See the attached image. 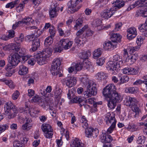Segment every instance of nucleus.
<instances>
[{"label":"nucleus","instance_id":"1","mask_svg":"<svg viewBox=\"0 0 147 147\" xmlns=\"http://www.w3.org/2000/svg\"><path fill=\"white\" fill-rule=\"evenodd\" d=\"M117 88L114 84H110L103 89L102 94L106 99L109 101L108 106L113 109L116 106V103L120 99L121 96L116 91Z\"/></svg>","mask_w":147,"mask_h":147},{"label":"nucleus","instance_id":"2","mask_svg":"<svg viewBox=\"0 0 147 147\" xmlns=\"http://www.w3.org/2000/svg\"><path fill=\"white\" fill-rule=\"evenodd\" d=\"M8 59V63L6 65L5 69L7 72L5 75L7 77L11 76L15 72L14 70L12 68L13 67L17 65L20 61V58L18 54L15 53L11 54Z\"/></svg>","mask_w":147,"mask_h":147},{"label":"nucleus","instance_id":"3","mask_svg":"<svg viewBox=\"0 0 147 147\" xmlns=\"http://www.w3.org/2000/svg\"><path fill=\"white\" fill-rule=\"evenodd\" d=\"M82 81L86 86H87V89L84 93V97L88 98L92 96L95 95L97 93L96 84L93 81L90 80L87 77L82 78Z\"/></svg>","mask_w":147,"mask_h":147},{"label":"nucleus","instance_id":"4","mask_svg":"<svg viewBox=\"0 0 147 147\" xmlns=\"http://www.w3.org/2000/svg\"><path fill=\"white\" fill-rule=\"evenodd\" d=\"M4 109L5 112L8 114V118L9 119L15 117L18 113L17 107L11 101H9L5 104Z\"/></svg>","mask_w":147,"mask_h":147},{"label":"nucleus","instance_id":"5","mask_svg":"<svg viewBox=\"0 0 147 147\" xmlns=\"http://www.w3.org/2000/svg\"><path fill=\"white\" fill-rule=\"evenodd\" d=\"M61 62L59 58L55 59L53 61L50 69L51 73L55 76L61 77L63 76L62 73L59 71L60 66Z\"/></svg>","mask_w":147,"mask_h":147},{"label":"nucleus","instance_id":"6","mask_svg":"<svg viewBox=\"0 0 147 147\" xmlns=\"http://www.w3.org/2000/svg\"><path fill=\"white\" fill-rule=\"evenodd\" d=\"M82 123V127L85 129V134L86 136L88 138H91V134L93 128L91 127H88L87 121L85 116H83L80 120Z\"/></svg>","mask_w":147,"mask_h":147},{"label":"nucleus","instance_id":"7","mask_svg":"<svg viewBox=\"0 0 147 147\" xmlns=\"http://www.w3.org/2000/svg\"><path fill=\"white\" fill-rule=\"evenodd\" d=\"M82 0H71L67 4L68 9H70L71 13H73L77 11L80 9L81 7L78 6L76 7L77 5L82 1Z\"/></svg>","mask_w":147,"mask_h":147},{"label":"nucleus","instance_id":"8","mask_svg":"<svg viewBox=\"0 0 147 147\" xmlns=\"http://www.w3.org/2000/svg\"><path fill=\"white\" fill-rule=\"evenodd\" d=\"M67 43V39H62L61 40L57 45H55V51L61 52L63 49L66 50V44Z\"/></svg>","mask_w":147,"mask_h":147},{"label":"nucleus","instance_id":"9","mask_svg":"<svg viewBox=\"0 0 147 147\" xmlns=\"http://www.w3.org/2000/svg\"><path fill=\"white\" fill-rule=\"evenodd\" d=\"M105 131H102V135L100 138V141L104 144H111L113 140V138L110 135L107 134Z\"/></svg>","mask_w":147,"mask_h":147},{"label":"nucleus","instance_id":"10","mask_svg":"<svg viewBox=\"0 0 147 147\" xmlns=\"http://www.w3.org/2000/svg\"><path fill=\"white\" fill-rule=\"evenodd\" d=\"M105 120L108 125L111 124L116 125L117 122L115 117L112 116L110 113H108L106 114Z\"/></svg>","mask_w":147,"mask_h":147},{"label":"nucleus","instance_id":"11","mask_svg":"<svg viewBox=\"0 0 147 147\" xmlns=\"http://www.w3.org/2000/svg\"><path fill=\"white\" fill-rule=\"evenodd\" d=\"M31 19L32 18H24L23 19L22 21H19L13 24L12 26V29L13 30H15L16 28L20 25L22 24H25L27 25H28L32 23L31 21Z\"/></svg>","mask_w":147,"mask_h":147},{"label":"nucleus","instance_id":"12","mask_svg":"<svg viewBox=\"0 0 147 147\" xmlns=\"http://www.w3.org/2000/svg\"><path fill=\"white\" fill-rule=\"evenodd\" d=\"M127 37L129 40L135 38L137 35V32L135 28L131 27L128 28L127 30Z\"/></svg>","mask_w":147,"mask_h":147},{"label":"nucleus","instance_id":"13","mask_svg":"<svg viewBox=\"0 0 147 147\" xmlns=\"http://www.w3.org/2000/svg\"><path fill=\"white\" fill-rule=\"evenodd\" d=\"M64 82L66 85L70 88L76 85L77 80L76 78L74 77H68L65 79Z\"/></svg>","mask_w":147,"mask_h":147},{"label":"nucleus","instance_id":"14","mask_svg":"<svg viewBox=\"0 0 147 147\" xmlns=\"http://www.w3.org/2000/svg\"><path fill=\"white\" fill-rule=\"evenodd\" d=\"M124 101L125 104L129 106H134L137 103V100L135 98L129 96H126Z\"/></svg>","mask_w":147,"mask_h":147},{"label":"nucleus","instance_id":"15","mask_svg":"<svg viewBox=\"0 0 147 147\" xmlns=\"http://www.w3.org/2000/svg\"><path fill=\"white\" fill-rule=\"evenodd\" d=\"M36 61L38 64L42 65L45 63V61H46V57H44V55L40 52L36 54L35 56Z\"/></svg>","mask_w":147,"mask_h":147},{"label":"nucleus","instance_id":"16","mask_svg":"<svg viewBox=\"0 0 147 147\" xmlns=\"http://www.w3.org/2000/svg\"><path fill=\"white\" fill-rule=\"evenodd\" d=\"M120 67L119 65H117L113 61H109L107 64L106 67L107 70L112 72L115 70H118ZM112 73L113 72H112Z\"/></svg>","mask_w":147,"mask_h":147},{"label":"nucleus","instance_id":"17","mask_svg":"<svg viewBox=\"0 0 147 147\" xmlns=\"http://www.w3.org/2000/svg\"><path fill=\"white\" fill-rule=\"evenodd\" d=\"M117 44L111 42L110 41H106L103 44V48L105 50H111L113 49L116 48L117 47Z\"/></svg>","mask_w":147,"mask_h":147},{"label":"nucleus","instance_id":"18","mask_svg":"<svg viewBox=\"0 0 147 147\" xmlns=\"http://www.w3.org/2000/svg\"><path fill=\"white\" fill-rule=\"evenodd\" d=\"M115 11L112 10V8L109 9L104 10L101 13V17L105 19H108L110 18L114 13Z\"/></svg>","mask_w":147,"mask_h":147},{"label":"nucleus","instance_id":"19","mask_svg":"<svg viewBox=\"0 0 147 147\" xmlns=\"http://www.w3.org/2000/svg\"><path fill=\"white\" fill-rule=\"evenodd\" d=\"M113 5L112 10L116 11L123 7L125 4V2L122 0H117L113 2L112 3Z\"/></svg>","mask_w":147,"mask_h":147},{"label":"nucleus","instance_id":"20","mask_svg":"<svg viewBox=\"0 0 147 147\" xmlns=\"http://www.w3.org/2000/svg\"><path fill=\"white\" fill-rule=\"evenodd\" d=\"M54 7L51 6V9L49 11L50 17V18H53L57 16L58 15L57 12L58 11L60 8L55 5H53Z\"/></svg>","mask_w":147,"mask_h":147},{"label":"nucleus","instance_id":"21","mask_svg":"<svg viewBox=\"0 0 147 147\" xmlns=\"http://www.w3.org/2000/svg\"><path fill=\"white\" fill-rule=\"evenodd\" d=\"M123 70L124 74L128 75H135L138 73L137 69L131 67H125L123 69Z\"/></svg>","mask_w":147,"mask_h":147},{"label":"nucleus","instance_id":"22","mask_svg":"<svg viewBox=\"0 0 147 147\" xmlns=\"http://www.w3.org/2000/svg\"><path fill=\"white\" fill-rule=\"evenodd\" d=\"M15 50V53L18 54L21 58V57L26 55V50L24 48H20L19 47L18 44L16 45V48Z\"/></svg>","mask_w":147,"mask_h":147},{"label":"nucleus","instance_id":"23","mask_svg":"<svg viewBox=\"0 0 147 147\" xmlns=\"http://www.w3.org/2000/svg\"><path fill=\"white\" fill-rule=\"evenodd\" d=\"M40 46V41L39 38H35L33 40L32 47L30 49L31 51L34 52Z\"/></svg>","mask_w":147,"mask_h":147},{"label":"nucleus","instance_id":"24","mask_svg":"<svg viewBox=\"0 0 147 147\" xmlns=\"http://www.w3.org/2000/svg\"><path fill=\"white\" fill-rule=\"evenodd\" d=\"M111 39L112 42L116 43L121 41V36L118 33H112L110 35Z\"/></svg>","mask_w":147,"mask_h":147},{"label":"nucleus","instance_id":"25","mask_svg":"<svg viewBox=\"0 0 147 147\" xmlns=\"http://www.w3.org/2000/svg\"><path fill=\"white\" fill-rule=\"evenodd\" d=\"M71 147H85L84 145L80 140L76 138L71 144Z\"/></svg>","mask_w":147,"mask_h":147},{"label":"nucleus","instance_id":"26","mask_svg":"<svg viewBox=\"0 0 147 147\" xmlns=\"http://www.w3.org/2000/svg\"><path fill=\"white\" fill-rule=\"evenodd\" d=\"M9 34L7 36L3 35L1 39L4 40H7L9 39L13 38L15 36V32L13 30H10L8 31Z\"/></svg>","mask_w":147,"mask_h":147},{"label":"nucleus","instance_id":"27","mask_svg":"<svg viewBox=\"0 0 147 147\" xmlns=\"http://www.w3.org/2000/svg\"><path fill=\"white\" fill-rule=\"evenodd\" d=\"M41 129L44 133L47 132H53V129L51 126L48 124H43L41 126Z\"/></svg>","mask_w":147,"mask_h":147},{"label":"nucleus","instance_id":"28","mask_svg":"<svg viewBox=\"0 0 147 147\" xmlns=\"http://www.w3.org/2000/svg\"><path fill=\"white\" fill-rule=\"evenodd\" d=\"M91 52L89 51H84L79 53V56L81 59H82L84 61L88 59V57L90 56Z\"/></svg>","mask_w":147,"mask_h":147},{"label":"nucleus","instance_id":"29","mask_svg":"<svg viewBox=\"0 0 147 147\" xmlns=\"http://www.w3.org/2000/svg\"><path fill=\"white\" fill-rule=\"evenodd\" d=\"M28 72V69L24 65H21L19 66L18 73L20 75H25Z\"/></svg>","mask_w":147,"mask_h":147},{"label":"nucleus","instance_id":"30","mask_svg":"<svg viewBox=\"0 0 147 147\" xmlns=\"http://www.w3.org/2000/svg\"><path fill=\"white\" fill-rule=\"evenodd\" d=\"M118 77H119L120 80L118 84L120 85L128 82L129 80V77L127 76H123L119 74L118 75Z\"/></svg>","mask_w":147,"mask_h":147},{"label":"nucleus","instance_id":"31","mask_svg":"<svg viewBox=\"0 0 147 147\" xmlns=\"http://www.w3.org/2000/svg\"><path fill=\"white\" fill-rule=\"evenodd\" d=\"M113 61L117 65H119L120 67V65L123 63V61L120 56L118 55H116L113 57Z\"/></svg>","mask_w":147,"mask_h":147},{"label":"nucleus","instance_id":"32","mask_svg":"<svg viewBox=\"0 0 147 147\" xmlns=\"http://www.w3.org/2000/svg\"><path fill=\"white\" fill-rule=\"evenodd\" d=\"M102 52V49L100 48H99L94 51L93 53V57L94 59H97L100 57Z\"/></svg>","mask_w":147,"mask_h":147},{"label":"nucleus","instance_id":"33","mask_svg":"<svg viewBox=\"0 0 147 147\" xmlns=\"http://www.w3.org/2000/svg\"><path fill=\"white\" fill-rule=\"evenodd\" d=\"M17 45V43H11L3 47V49L5 50H8L10 51L13 50L15 51Z\"/></svg>","mask_w":147,"mask_h":147},{"label":"nucleus","instance_id":"34","mask_svg":"<svg viewBox=\"0 0 147 147\" xmlns=\"http://www.w3.org/2000/svg\"><path fill=\"white\" fill-rule=\"evenodd\" d=\"M52 51V49L47 47L45 50H43L40 52L44 55V57L47 58L51 56Z\"/></svg>","mask_w":147,"mask_h":147},{"label":"nucleus","instance_id":"35","mask_svg":"<svg viewBox=\"0 0 147 147\" xmlns=\"http://www.w3.org/2000/svg\"><path fill=\"white\" fill-rule=\"evenodd\" d=\"M137 6L139 5V7L147 8V0H138L135 2Z\"/></svg>","mask_w":147,"mask_h":147},{"label":"nucleus","instance_id":"36","mask_svg":"<svg viewBox=\"0 0 147 147\" xmlns=\"http://www.w3.org/2000/svg\"><path fill=\"white\" fill-rule=\"evenodd\" d=\"M83 20L82 18H79L76 20V24L74 26V28L75 30L79 29L82 26Z\"/></svg>","mask_w":147,"mask_h":147},{"label":"nucleus","instance_id":"37","mask_svg":"<svg viewBox=\"0 0 147 147\" xmlns=\"http://www.w3.org/2000/svg\"><path fill=\"white\" fill-rule=\"evenodd\" d=\"M96 77L98 80H102L107 78V74L103 72H99L96 75Z\"/></svg>","mask_w":147,"mask_h":147},{"label":"nucleus","instance_id":"38","mask_svg":"<svg viewBox=\"0 0 147 147\" xmlns=\"http://www.w3.org/2000/svg\"><path fill=\"white\" fill-rule=\"evenodd\" d=\"M83 67L85 69H86L87 70L89 71H93V66L90 63H87L83 61Z\"/></svg>","mask_w":147,"mask_h":147},{"label":"nucleus","instance_id":"39","mask_svg":"<svg viewBox=\"0 0 147 147\" xmlns=\"http://www.w3.org/2000/svg\"><path fill=\"white\" fill-rule=\"evenodd\" d=\"M137 54H134L131 55L130 58L129 57L128 58H127L126 60H127L128 62H130L131 64H132L135 62L136 59H138Z\"/></svg>","mask_w":147,"mask_h":147},{"label":"nucleus","instance_id":"40","mask_svg":"<svg viewBox=\"0 0 147 147\" xmlns=\"http://www.w3.org/2000/svg\"><path fill=\"white\" fill-rule=\"evenodd\" d=\"M19 2L18 0H16L8 3L6 5V7L7 8H10L11 9L13 8L15 6H16Z\"/></svg>","mask_w":147,"mask_h":147},{"label":"nucleus","instance_id":"41","mask_svg":"<svg viewBox=\"0 0 147 147\" xmlns=\"http://www.w3.org/2000/svg\"><path fill=\"white\" fill-rule=\"evenodd\" d=\"M53 37L49 36L46 38L45 41V45L46 47L49 46L53 43Z\"/></svg>","mask_w":147,"mask_h":147},{"label":"nucleus","instance_id":"42","mask_svg":"<svg viewBox=\"0 0 147 147\" xmlns=\"http://www.w3.org/2000/svg\"><path fill=\"white\" fill-rule=\"evenodd\" d=\"M138 29L140 31L144 32L147 31V24L146 23L140 24L138 26Z\"/></svg>","mask_w":147,"mask_h":147},{"label":"nucleus","instance_id":"43","mask_svg":"<svg viewBox=\"0 0 147 147\" xmlns=\"http://www.w3.org/2000/svg\"><path fill=\"white\" fill-rule=\"evenodd\" d=\"M102 22L99 19L95 20L93 22L92 25L93 27H96L100 26Z\"/></svg>","mask_w":147,"mask_h":147},{"label":"nucleus","instance_id":"44","mask_svg":"<svg viewBox=\"0 0 147 147\" xmlns=\"http://www.w3.org/2000/svg\"><path fill=\"white\" fill-rule=\"evenodd\" d=\"M49 32L50 34L49 36L53 38L55 35L56 30L55 27L53 26H52L49 30Z\"/></svg>","mask_w":147,"mask_h":147},{"label":"nucleus","instance_id":"45","mask_svg":"<svg viewBox=\"0 0 147 147\" xmlns=\"http://www.w3.org/2000/svg\"><path fill=\"white\" fill-rule=\"evenodd\" d=\"M39 105L43 108L45 109L46 106L48 105V103L45 100H40L39 102Z\"/></svg>","mask_w":147,"mask_h":147},{"label":"nucleus","instance_id":"46","mask_svg":"<svg viewBox=\"0 0 147 147\" xmlns=\"http://www.w3.org/2000/svg\"><path fill=\"white\" fill-rule=\"evenodd\" d=\"M32 125L30 123H25L22 125V129L25 131H27L30 129Z\"/></svg>","mask_w":147,"mask_h":147},{"label":"nucleus","instance_id":"47","mask_svg":"<svg viewBox=\"0 0 147 147\" xmlns=\"http://www.w3.org/2000/svg\"><path fill=\"white\" fill-rule=\"evenodd\" d=\"M125 91L127 92H129L131 94H135L137 91V89L133 87L128 88L125 90Z\"/></svg>","mask_w":147,"mask_h":147},{"label":"nucleus","instance_id":"48","mask_svg":"<svg viewBox=\"0 0 147 147\" xmlns=\"http://www.w3.org/2000/svg\"><path fill=\"white\" fill-rule=\"evenodd\" d=\"M75 67L76 70L77 71L81 70L82 67H83V62H80L76 64Z\"/></svg>","mask_w":147,"mask_h":147},{"label":"nucleus","instance_id":"49","mask_svg":"<svg viewBox=\"0 0 147 147\" xmlns=\"http://www.w3.org/2000/svg\"><path fill=\"white\" fill-rule=\"evenodd\" d=\"M24 145L23 143L18 140H15L13 142V147H22Z\"/></svg>","mask_w":147,"mask_h":147},{"label":"nucleus","instance_id":"50","mask_svg":"<svg viewBox=\"0 0 147 147\" xmlns=\"http://www.w3.org/2000/svg\"><path fill=\"white\" fill-rule=\"evenodd\" d=\"M99 131L97 129H94L93 128L92 131V134H91V138H96L98 135Z\"/></svg>","mask_w":147,"mask_h":147},{"label":"nucleus","instance_id":"51","mask_svg":"<svg viewBox=\"0 0 147 147\" xmlns=\"http://www.w3.org/2000/svg\"><path fill=\"white\" fill-rule=\"evenodd\" d=\"M9 126L7 124L0 125V134L7 129Z\"/></svg>","mask_w":147,"mask_h":147},{"label":"nucleus","instance_id":"52","mask_svg":"<svg viewBox=\"0 0 147 147\" xmlns=\"http://www.w3.org/2000/svg\"><path fill=\"white\" fill-rule=\"evenodd\" d=\"M116 125L111 124L110 127L107 129L106 133L107 134H109L111 133L115 127Z\"/></svg>","mask_w":147,"mask_h":147},{"label":"nucleus","instance_id":"53","mask_svg":"<svg viewBox=\"0 0 147 147\" xmlns=\"http://www.w3.org/2000/svg\"><path fill=\"white\" fill-rule=\"evenodd\" d=\"M116 125L111 124L110 127L107 129L106 133L107 134H109L111 133L115 127Z\"/></svg>","mask_w":147,"mask_h":147},{"label":"nucleus","instance_id":"54","mask_svg":"<svg viewBox=\"0 0 147 147\" xmlns=\"http://www.w3.org/2000/svg\"><path fill=\"white\" fill-rule=\"evenodd\" d=\"M75 94L74 92L72 90H69L67 94V98L69 99L73 98L74 97Z\"/></svg>","mask_w":147,"mask_h":147},{"label":"nucleus","instance_id":"55","mask_svg":"<svg viewBox=\"0 0 147 147\" xmlns=\"http://www.w3.org/2000/svg\"><path fill=\"white\" fill-rule=\"evenodd\" d=\"M140 13L143 17H147V8H145L144 9H142L140 10Z\"/></svg>","mask_w":147,"mask_h":147},{"label":"nucleus","instance_id":"56","mask_svg":"<svg viewBox=\"0 0 147 147\" xmlns=\"http://www.w3.org/2000/svg\"><path fill=\"white\" fill-rule=\"evenodd\" d=\"M34 35L33 34L30 35L26 36L25 38V40L28 42H30V41L34 40Z\"/></svg>","mask_w":147,"mask_h":147},{"label":"nucleus","instance_id":"57","mask_svg":"<svg viewBox=\"0 0 147 147\" xmlns=\"http://www.w3.org/2000/svg\"><path fill=\"white\" fill-rule=\"evenodd\" d=\"M105 62L104 58H101L96 60V63L99 66L102 65Z\"/></svg>","mask_w":147,"mask_h":147},{"label":"nucleus","instance_id":"58","mask_svg":"<svg viewBox=\"0 0 147 147\" xmlns=\"http://www.w3.org/2000/svg\"><path fill=\"white\" fill-rule=\"evenodd\" d=\"M82 97L74 96L73 98L72 101L74 103H79L80 101H82Z\"/></svg>","mask_w":147,"mask_h":147},{"label":"nucleus","instance_id":"59","mask_svg":"<svg viewBox=\"0 0 147 147\" xmlns=\"http://www.w3.org/2000/svg\"><path fill=\"white\" fill-rule=\"evenodd\" d=\"M20 93L18 90H16L12 94V98L13 100L17 99L19 96Z\"/></svg>","mask_w":147,"mask_h":147},{"label":"nucleus","instance_id":"60","mask_svg":"<svg viewBox=\"0 0 147 147\" xmlns=\"http://www.w3.org/2000/svg\"><path fill=\"white\" fill-rule=\"evenodd\" d=\"M81 39L82 38H80L79 36H77L75 39V42L78 44L81 45L83 44V42L81 40Z\"/></svg>","mask_w":147,"mask_h":147},{"label":"nucleus","instance_id":"61","mask_svg":"<svg viewBox=\"0 0 147 147\" xmlns=\"http://www.w3.org/2000/svg\"><path fill=\"white\" fill-rule=\"evenodd\" d=\"M128 128L130 131H136L137 129L136 126L135 125H132L129 126Z\"/></svg>","mask_w":147,"mask_h":147},{"label":"nucleus","instance_id":"62","mask_svg":"<svg viewBox=\"0 0 147 147\" xmlns=\"http://www.w3.org/2000/svg\"><path fill=\"white\" fill-rule=\"evenodd\" d=\"M40 110L37 108H34L32 109L31 111H29L30 113H34L35 114H38L39 113H40Z\"/></svg>","mask_w":147,"mask_h":147},{"label":"nucleus","instance_id":"63","mask_svg":"<svg viewBox=\"0 0 147 147\" xmlns=\"http://www.w3.org/2000/svg\"><path fill=\"white\" fill-rule=\"evenodd\" d=\"M53 132H46L44 133V135L45 137L47 138H51L53 137Z\"/></svg>","mask_w":147,"mask_h":147},{"label":"nucleus","instance_id":"64","mask_svg":"<svg viewBox=\"0 0 147 147\" xmlns=\"http://www.w3.org/2000/svg\"><path fill=\"white\" fill-rule=\"evenodd\" d=\"M24 6V3L20 4L18 7H16L17 11H22Z\"/></svg>","mask_w":147,"mask_h":147}]
</instances>
